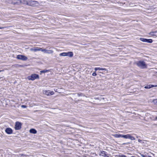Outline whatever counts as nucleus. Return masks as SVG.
<instances>
[{
	"instance_id": "obj_10",
	"label": "nucleus",
	"mask_w": 157,
	"mask_h": 157,
	"mask_svg": "<svg viewBox=\"0 0 157 157\" xmlns=\"http://www.w3.org/2000/svg\"><path fill=\"white\" fill-rule=\"evenodd\" d=\"M6 132L8 134H11L13 133V130L10 128H7L5 129Z\"/></svg>"
},
{
	"instance_id": "obj_2",
	"label": "nucleus",
	"mask_w": 157,
	"mask_h": 157,
	"mask_svg": "<svg viewBox=\"0 0 157 157\" xmlns=\"http://www.w3.org/2000/svg\"><path fill=\"white\" fill-rule=\"evenodd\" d=\"M135 63L138 67L141 68H144L147 67L145 63L143 61H137Z\"/></svg>"
},
{
	"instance_id": "obj_34",
	"label": "nucleus",
	"mask_w": 157,
	"mask_h": 157,
	"mask_svg": "<svg viewBox=\"0 0 157 157\" xmlns=\"http://www.w3.org/2000/svg\"><path fill=\"white\" fill-rule=\"evenodd\" d=\"M21 155H23V154H21Z\"/></svg>"
},
{
	"instance_id": "obj_33",
	"label": "nucleus",
	"mask_w": 157,
	"mask_h": 157,
	"mask_svg": "<svg viewBox=\"0 0 157 157\" xmlns=\"http://www.w3.org/2000/svg\"><path fill=\"white\" fill-rule=\"evenodd\" d=\"M2 28V27H0V29H2V28Z\"/></svg>"
},
{
	"instance_id": "obj_11",
	"label": "nucleus",
	"mask_w": 157,
	"mask_h": 157,
	"mask_svg": "<svg viewBox=\"0 0 157 157\" xmlns=\"http://www.w3.org/2000/svg\"><path fill=\"white\" fill-rule=\"evenodd\" d=\"M100 155L104 157H108L109 154L106 153V152L105 151H102L101 152Z\"/></svg>"
},
{
	"instance_id": "obj_35",
	"label": "nucleus",
	"mask_w": 157,
	"mask_h": 157,
	"mask_svg": "<svg viewBox=\"0 0 157 157\" xmlns=\"http://www.w3.org/2000/svg\"><path fill=\"white\" fill-rule=\"evenodd\" d=\"M1 71H0V72Z\"/></svg>"
},
{
	"instance_id": "obj_12",
	"label": "nucleus",
	"mask_w": 157,
	"mask_h": 157,
	"mask_svg": "<svg viewBox=\"0 0 157 157\" xmlns=\"http://www.w3.org/2000/svg\"><path fill=\"white\" fill-rule=\"evenodd\" d=\"M66 53L67 56H68L70 57H71L73 56V53L72 52H68Z\"/></svg>"
},
{
	"instance_id": "obj_20",
	"label": "nucleus",
	"mask_w": 157,
	"mask_h": 157,
	"mask_svg": "<svg viewBox=\"0 0 157 157\" xmlns=\"http://www.w3.org/2000/svg\"><path fill=\"white\" fill-rule=\"evenodd\" d=\"M153 103L157 105V99H154L153 101Z\"/></svg>"
},
{
	"instance_id": "obj_15",
	"label": "nucleus",
	"mask_w": 157,
	"mask_h": 157,
	"mask_svg": "<svg viewBox=\"0 0 157 157\" xmlns=\"http://www.w3.org/2000/svg\"><path fill=\"white\" fill-rule=\"evenodd\" d=\"M113 136L116 138L122 137V135L120 134H115Z\"/></svg>"
},
{
	"instance_id": "obj_23",
	"label": "nucleus",
	"mask_w": 157,
	"mask_h": 157,
	"mask_svg": "<svg viewBox=\"0 0 157 157\" xmlns=\"http://www.w3.org/2000/svg\"><path fill=\"white\" fill-rule=\"evenodd\" d=\"M151 87H157V85H151Z\"/></svg>"
},
{
	"instance_id": "obj_14",
	"label": "nucleus",
	"mask_w": 157,
	"mask_h": 157,
	"mask_svg": "<svg viewBox=\"0 0 157 157\" xmlns=\"http://www.w3.org/2000/svg\"><path fill=\"white\" fill-rule=\"evenodd\" d=\"M140 155L142 157H152L151 156L149 155L147 153H145V154H141Z\"/></svg>"
},
{
	"instance_id": "obj_24",
	"label": "nucleus",
	"mask_w": 157,
	"mask_h": 157,
	"mask_svg": "<svg viewBox=\"0 0 157 157\" xmlns=\"http://www.w3.org/2000/svg\"><path fill=\"white\" fill-rule=\"evenodd\" d=\"M21 107L22 108H25L26 107V106L25 105H21Z\"/></svg>"
},
{
	"instance_id": "obj_29",
	"label": "nucleus",
	"mask_w": 157,
	"mask_h": 157,
	"mask_svg": "<svg viewBox=\"0 0 157 157\" xmlns=\"http://www.w3.org/2000/svg\"><path fill=\"white\" fill-rule=\"evenodd\" d=\"M157 120V117H156L155 119H154V120H155V121H156V120Z\"/></svg>"
},
{
	"instance_id": "obj_19",
	"label": "nucleus",
	"mask_w": 157,
	"mask_h": 157,
	"mask_svg": "<svg viewBox=\"0 0 157 157\" xmlns=\"http://www.w3.org/2000/svg\"><path fill=\"white\" fill-rule=\"evenodd\" d=\"M151 88V85H148L144 87V88L146 89H149Z\"/></svg>"
},
{
	"instance_id": "obj_21",
	"label": "nucleus",
	"mask_w": 157,
	"mask_h": 157,
	"mask_svg": "<svg viewBox=\"0 0 157 157\" xmlns=\"http://www.w3.org/2000/svg\"><path fill=\"white\" fill-rule=\"evenodd\" d=\"M129 139L132 140H135V138L133 136H131V135L130 136Z\"/></svg>"
},
{
	"instance_id": "obj_28",
	"label": "nucleus",
	"mask_w": 157,
	"mask_h": 157,
	"mask_svg": "<svg viewBox=\"0 0 157 157\" xmlns=\"http://www.w3.org/2000/svg\"><path fill=\"white\" fill-rule=\"evenodd\" d=\"M138 141L139 142H141L142 141V140H140V139H139L138 140Z\"/></svg>"
},
{
	"instance_id": "obj_7",
	"label": "nucleus",
	"mask_w": 157,
	"mask_h": 157,
	"mask_svg": "<svg viewBox=\"0 0 157 157\" xmlns=\"http://www.w3.org/2000/svg\"><path fill=\"white\" fill-rule=\"evenodd\" d=\"M35 52H36L37 50H41V51L44 53H51L53 51L51 50H33Z\"/></svg>"
},
{
	"instance_id": "obj_30",
	"label": "nucleus",
	"mask_w": 157,
	"mask_h": 157,
	"mask_svg": "<svg viewBox=\"0 0 157 157\" xmlns=\"http://www.w3.org/2000/svg\"><path fill=\"white\" fill-rule=\"evenodd\" d=\"M56 90H57V89H56V90H55V91H56V92H57V91H56Z\"/></svg>"
},
{
	"instance_id": "obj_22",
	"label": "nucleus",
	"mask_w": 157,
	"mask_h": 157,
	"mask_svg": "<svg viewBox=\"0 0 157 157\" xmlns=\"http://www.w3.org/2000/svg\"><path fill=\"white\" fill-rule=\"evenodd\" d=\"M97 75V74L95 72H94L92 74V75L94 76H95Z\"/></svg>"
},
{
	"instance_id": "obj_4",
	"label": "nucleus",
	"mask_w": 157,
	"mask_h": 157,
	"mask_svg": "<svg viewBox=\"0 0 157 157\" xmlns=\"http://www.w3.org/2000/svg\"><path fill=\"white\" fill-rule=\"evenodd\" d=\"M43 93L48 96L52 95L54 93L53 91H50L49 90H46L43 91Z\"/></svg>"
},
{
	"instance_id": "obj_5",
	"label": "nucleus",
	"mask_w": 157,
	"mask_h": 157,
	"mask_svg": "<svg viewBox=\"0 0 157 157\" xmlns=\"http://www.w3.org/2000/svg\"><path fill=\"white\" fill-rule=\"evenodd\" d=\"M17 58L18 59L22 60H26L28 58L27 57L22 55H18L17 56Z\"/></svg>"
},
{
	"instance_id": "obj_3",
	"label": "nucleus",
	"mask_w": 157,
	"mask_h": 157,
	"mask_svg": "<svg viewBox=\"0 0 157 157\" xmlns=\"http://www.w3.org/2000/svg\"><path fill=\"white\" fill-rule=\"evenodd\" d=\"M39 75L36 74H33L30 76L27 77L28 79L29 80H34L35 79L39 78Z\"/></svg>"
},
{
	"instance_id": "obj_31",
	"label": "nucleus",
	"mask_w": 157,
	"mask_h": 157,
	"mask_svg": "<svg viewBox=\"0 0 157 157\" xmlns=\"http://www.w3.org/2000/svg\"><path fill=\"white\" fill-rule=\"evenodd\" d=\"M56 90H57V89H56V90H55V91H56V92H57V91H56Z\"/></svg>"
},
{
	"instance_id": "obj_25",
	"label": "nucleus",
	"mask_w": 157,
	"mask_h": 157,
	"mask_svg": "<svg viewBox=\"0 0 157 157\" xmlns=\"http://www.w3.org/2000/svg\"><path fill=\"white\" fill-rule=\"evenodd\" d=\"M34 49H42V48H34Z\"/></svg>"
},
{
	"instance_id": "obj_26",
	"label": "nucleus",
	"mask_w": 157,
	"mask_h": 157,
	"mask_svg": "<svg viewBox=\"0 0 157 157\" xmlns=\"http://www.w3.org/2000/svg\"><path fill=\"white\" fill-rule=\"evenodd\" d=\"M119 157H126L124 155H121Z\"/></svg>"
},
{
	"instance_id": "obj_8",
	"label": "nucleus",
	"mask_w": 157,
	"mask_h": 157,
	"mask_svg": "<svg viewBox=\"0 0 157 157\" xmlns=\"http://www.w3.org/2000/svg\"><path fill=\"white\" fill-rule=\"evenodd\" d=\"M94 70L95 71L97 70H103L104 71L103 73H107L108 72V70L106 69L105 68H102L100 67H95L94 68ZM103 73V72H102Z\"/></svg>"
},
{
	"instance_id": "obj_13",
	"label": "nucleus",
	"mask_w": 157,
	"mask_h": 157,
	"mask_svg": "<svg viewBox=\"0 0 157 157\" xmlns=\"http://www.w3.org/2000/svg\"><path fill=\"white\" fill-rule=\"evenodd\" d=\"M29 132L32 133L36 134L37 133V131L35 129L32 128L29 130Z\"/></svg>"
},
{
	"instance_id": "obj_32",
	"label": "nucleus",
	"mask_w": 157,
	"mask_h": 157,
	"mask_svg": "<svg viewBox=\"0 0 157 157\" xmlns=\"http://www.w3.org/2000/svg\"><path fill=\"white\" fill-rule=\"evenodd\" d=\"M56 90H57V89H56V90H55V91H56V92H57V91H56Z\"/></svg>"
},
{
	"instance_id": "obj_9",
	"label": "nucleus",
	"mask_w": 157,
	"mask_h": 157,
	"mask_svg": "<svg viewBox=\"0 0 157 157\" xmlns=\"http://www.w3.org/2000/svg\"><path fill=\"white\" fill-rule=\"evenodd\" d=\"M21 128V124L18 122H17L15 123V128L16 130H19Z\"/></svg>"
},
{
	"instance_id": "obj_16",
	"label": "nucleus",
	"mask_w": 157,
	"mask_h": 157,
	"mask_svg": "<svg viewBox=\"0 0 157 157\" xmlns=\"http://www.w3.org/2000/svg\"><path fill=\"white\" fill-rule=\"evenodd\" d=\"M130 135L129 134L126 135H122V137L125 139H129Z\"/></svg>"
},
{
	"instance_id": "obj_17",
	"label": "nucleus",
	"mask_w": 157,
	"mask_h": 157,
	"mask_svg": "<svg viewBox=\"0 0 157 157\" xmlns=\"http://www.w3.org/2000/svg\"><path fill=\"white\" fill-rule=\"evenodd\" d=\"M49 71V70H47L46 69L42 71H41L40 72L41 73H47Z\"/></svg>"
},
{
	"instance_id": "obj_6",
	"label": "nucleus",
	"mask_w": 157,
	"mask_h": 157,
	"mask_svg": "<svg viewBox=\"0 0 157 157\" xmlns=\"http://www.w3.org/2000/svg\"><path fill=\"white\" fill-rule=\"evenodd\" d=\"M140 40L142 42H144L151 43L152 42V40L151 39H147L143 38H140Z\"/></svg>"
},
{
	"instance_id": "obj_1",
	"label": "nucleus",
	"mask_w": 157,
	"mask_h": 157,
	"mask_svg": "<svg viewBox=\"0 0 157 157\" xmlns=\"http://www.w3.org/2000/svg\"><path fill=\"white\" fill-rule=\"evenodd\" d=\"M14 1L12 2V3L14 4H20L22 3L33 6H37L39 5L38 2L35 1L30 0L27 1L23 0H14Z\"/></svg>"
},
{
	"instance_id": "obj_27",
	"label": "nucleus",
	"mask_w": 157,
	"mask_h": 157,
	"mask_svg": "<svg viewBox=\"0 0 157 157\" xmlns=\"http://www.w3.org/2000/svg\"><path fill=\"white\" fill-rule=\"evenodd\" d=\"M154 33V32H151L150 34H151V35H152V36H154V35L153 34V33Z\"/></svg>"
},
{
	"instance_id": "obj_18",
	"label": "nucleus",
	"mask_w": 157,
	"mask_h": 157,
	"mask_svg": "<svg viewBox=\"0 0 157 157\" xmlns=\"http://www.w3.org/2000/svg\"><path fill=\"white\" fill-rule=\"evenodd\" d=\"M60 56H66V52H63L62 53H60L59 54Z\"/></svg>"
}]
</instances>
